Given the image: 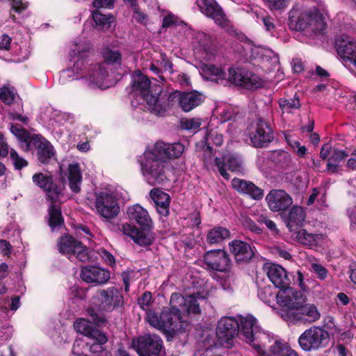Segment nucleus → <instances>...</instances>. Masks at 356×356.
Listing matches in <instances>:
<instances>
[{
  "label": "nucleus",
  "instance_id": "obj_39",
  "mask_svg": "<svg viewBox=\"0 0 356 356\" xmlns=\"http://www.w3.org/2000/svg\"><path fill=\"white\" fill-rule=\"evenodd\" d=\"M247 13H252L254 14L255 18L257 19L259 23L263 24L264 29L266 31L270 33L272 36H274V31L275 29V26L274 23V19L269 16L268 15H263L261 13L258 12L257 10H254L253 8L250 7L248 10H246Z\"/></svg>",
  "mask_w": 356,
  "mask_h": 356
},
{
  "label": "nucleus",
  "instance_id": "obj_36",
  "mask_svg": "<svg viewBox=\"0 0 356 356\" xmlns=\"http://www.w3.org/2000/svg\"><path fill=\"white\" fill-rule=\"evenodd\" d=\"M143 158L155 159L163 162L167 159V143L157 142L152 147L147 148L143 154Z\"/></svg>",
  "mask_w": 356,
  "mask_h": 356
},
{
  "label": "nucleus",
  "instance_id": "obj_2",
  "mask_svg": "<svg viewBox=\"0 0 356 356\" xmlns=\"http://www.w3.org/2000/svg\"><path fill=\"white\" fill-rule=\"evenodd\" d=\"M205 298L199 293L187 296L172 293L170 300V308H163L159 314L148 311L147 320L152 326L158 330H175L181 320V312L199 314L200 308L197 299Z\"/></svg>",
  "mask_w": 356,
  "mask_h": 356
},
{
  "label": "nucleus",
  "instance_id": "obj_20",
  "mask_svg": "<svg viewBox=\"0 0 356 356\" xmlns=\"http://www.w3.org/2000/svg\"><path fill=\"white\" fill-rule=\"evenodd\" d=\"M33 183L47 193L49 200L57 201L62 193L63 186L54 183L51 175L42 172L35 174L32 177Z\"/></svg>",
  "mask_w": 356,
  "mask_h": 356
},
{
  "label": "nucleus",
  "instance_id": "obj_5",
  "mask_svg": "<svg viewBox=\"0 0 356 356\" xmlns=\"http://www.w3.org/2000/svg\"><path fill=\"white\" fill-rule=\"evenodd\" d=\"M239 333L246 343L255 350L261 349V343L270 342V335L258 325L257 320L250 314L239 316Z\"/></svg>",
  "mask_w": 356,
  "mask_h": 356
},
{
  "label": "nucleus",
  "instance_id": "obj_8",
  "mask_svg": "<svg viewBox=\"0 0 356 356\" xmlns=\"http://www.w3.org/2000/svg\"><path fill=\"white\" fill-rule=\"evenodd\" d=\"M330 341L328 332L319 327H312L299 337L298 342L305 351L316 350L325 347Z\"/></svg>",
  "mask_w": 356,
  "mask_h": 356
},
{
  "label": "nucleus",
  "instance_id": "obj_7",
  "mask_svg": "<svg viewBox=\"0 0 356 356\" xmlns=\"http://www.w3.org/2000/svg\"><path fill=\"white\" fill-rule=\"evenodd\" d=\"M203 101L204 97L196 91L181 92L177 90L170 94L166 92L163 103L167 104L165 108V113L177 103L184 112H189L200 105Z\"/></svg>",
  "mask_w": 356,
  "mask_h": 356
},
{
  "label": "nucleus",
  "instance_id": "obj_57",
  "mask_svg": "<svg viewBox=\"0 0 356 356\" xmlns=\"http://www.w3.org/2000/svg\"><path fill=\"white\" fill-rule=\"evenodd\" d=\"M264 1L270 10H279L287 6L289 0H264Z\"/></svg>",
  "mask_w": 356,
  "mask_h": 356
},
{
  "label": "nucleus",
  "instance_id": "obj_55",
  "mask_svg": "<svg viewBox=\"0 0 356 356\" xmlns=\"http://www.w3.org/2000/svg\"><path fill=\"white\" fill-rule=\"evenodd\" d=\"M137 274V272L132 270H127L122 273L121 277L126 291H129L130 283L135 280Z\"/></svg>",
  "mask_w": 356,
  "mask_h": 356
},
{
  "label": "nucleus",
  "instance_id": "obj_56",
  "mask_svg": "<svg viewBox=\"0 0 356 356\" xmlns=\"http://www.w3.org/2000/svg\"><path fill=\"white\" fill-rule=\"evenodd\" d=\"M201 125V120L199 118H192L185 120L181 122V127L186 130L195 131Z\"/></svg>",
  "mask_w": 356,
  "mask_h": 356
},
{
  "label": "nucleus",
  "instance_id": "obj_33",
  "mask_svg": "<svg viewBox=\"0 0 356 356\" xmlns=\"http://www.w3.org/2000/svg\"><path fill=\"white\" fill-rule=\"evenodd\" d=\"M122 231L124 234L131 237L133 241L140 245L150 244L151 240L148 236L131 224L125 223L122 225Z\"/></svg>",
  "mask_w": 356,
  "mask_h": 356
},
{
  "label": "nucleus",
  "instance_id": "obj_9",
  "mask_svg": "<svg viewBox=\"0 0 356 356\" xmlns=\"http://www.w3.org/2000/svg\"><path fill=\"white\" fill-rule=\"evenodd\" d=\"M139 162L143 177L149 185L161 184L167 179L164 162L143 157H141Z\"/></svg>",
  "mask_w": 356,
  "mask_h": 356
},
{
  "label": "nucleus",
  "instance_id": "obj_43",
  "mask_svg": "<svg viewBox=\"0 0 356 356\" xmlns=\"http://www.w3.org/2000/svg\"><path fill=\"white\" fill-rule=\"evenodd\" d=\"M264 86V81L256 74L245 70L242 87L248 90H254Z\"/></svg>",
  "mask_w": 356,
  "mask_h": 356
},
{
  "label": "nucleus",
  "instance_id": "obj_31",
  "mask_svg": "<svg viewBox=\"0 0 356 356\" xmlns=\"http://www.w3.org/2000/svg\"><path fill=\"white\" fill-rule=\"evenodd\" d=\"M306 213L303 208L300 206H293L289 211L286 226L290 232L295 231L301 227L305 220Z\"/></svg>",
  "mask_w": 356,
  "mask_h": 356
},
{
  "label": "nucleus",
  "instance_id": "obj_60",
  "mask_svg": "<svg viewBox=\"0 0 356 356\" xmlns=\"http://www.w3.org/2000/svg\"><path fill=\"white\" fill-rule=\"evenodd\" d=\"M348 156V154L344 150L333 149L328 160L340 163L341 161H343Z\"/></svg>",
  "mask_w": 356,
  "mask_h": 356
},
{
  "label": "nucleus",
  "instance_id": "obj_61",
  "mask_svg": "<svg viewBox=\"0 0 356 356\" xmlns=\"http://www.w3.org/2000/svg\"><path fill=\"white\" fill-rule=\"evenodd\" d=\"M87 313L91 317L94 323L97 325H100L106 321L105 317L102 314L96 312L92 307L88 308Z\"/></svg>",
  "mask_w": 356,
  "mask_h": 356
},
{
  "label": "nucleus",
  "instance_id": "obj_13",
  "mask_svg": "<svg viewBox=\"0 0 356 356\" xmlns=\"http://www.w3.org/2000/svg\"><path fill=\"white\" fill-rule=\"evenodd\" d=\"M267 275L270 281L277 288L280 289V291L276 294L277 302L279 305V295L282 291L286 292V291H291L293 293L298 292V291L290 287L291 281L288 276L286 270L281 266L275 264H270L266 267Z\"/></svg>",
  "mask_w": 356,
  "mask_h": 356
},
{
  "label": "nucleus",
  "instance_id": "obj_29",
  "mask_svg": "<svg viewBox=\"0 0 356 356\" xmlns=\"http://www.w3.org/2000/svg\"><path fill=\"white\" fill-rule=\"evenodd\" d=\"M149 194L158 213L163 216H167L169 214L170 195L158 188L152 189Z\"/></svg>",
  "mask_w": 356,
  "mask_h": 356
},
{
  "label": "nucleus",
  "instance_id": "obj_6",
  "mask_svg": "<svg viewBox=\"0 0 356 356\" xmlns=\"http://www.w3.org/2000/svg\"><path fill=\"white\" fill-rule=\"evenodd\" d=\"M92 301L99 311L111 312L123 306L124 297L119 289L111 286L98 290Z\"/></svg>",
  "mask_w": 356,
  "mask_h": 356
},
{
  "label": "nucleus",
  "instance_id": "obj_38",
  "mask_svg": "<svg viewBox=\"0 0 356 356\" xmlns=\"http://www.w3.org/2000/svg\"><path fill=\"white\" fill-rule=\"evenodd\" d=\"M230 236L229 231L222 227H215L210 229L207 235V241L210 244H216L222 242Z\"/></svg>",
  "mask_w": 356,
  "mask_h": 356
},
{
  "label": "nucleus",
  "instance_id": "obj_30",
  "mask_svg": "<svg viewBox=\"0 0 356 356\" xmlns=\"http://www.w3.org/2000/svg\"><path fill=\"white\" fill-rule=\"evenodd\" d=\"M95 336L90 338L93 341L92 343H86L90 352L96 356H108V352L104 346L108 341L107 337L100 331L95 332Z\"/></svg>",
  "mask_w": 356,
  "mask_h": 356
},
{
  "label": "nucleus",
  "instance_id": "obj_24",
  "mask_svg": "<svg viewBox=\"0 0 356 356\" xmlns=\"http://www.w3.org/2000/svg\"><path fill=\"white\" fill-rule=\"evenodd\" d=\"M204 261L208 268L221 272L225 271L229 265L228 255L222 250L208 251L204 257Z\"/></svg>",
  "mask_w": 356,
  "mask_h": 356
},
{
  "label": "nucleus",
  "instance_id": "obj_17",
  "mask_svg": "<svg viewBox=\"0 0 356 356\" xmlns=\"http://www.w3.org/2000/svg\"><path fill=\"white\" fill-rule=\"evenodd\" d=\"M37 149L38 160L42 163H47L54 156L55 151L51 144L40 135L34 134L33 138L25 145V151Z\"/></svg>",
  "mask_w": 356,
  "mask_h": 356
},
{
  "label": "nucleus",
  "instance_id": "obj_23",
  "mask_svg": "<svg viewBox=\"0 0 356 356\" xmlns=\"http://www.w3.org/2000/svg\"><path fill=\"white\" fill-rule=\"evenodd\" d=\"M215 165L220 175L225 179H228L229 177L225 168L235 172H242L243 171L241 160L234 154H227L222 158V160L220 158H216Z\"/></svg>",
  "mask_w": 356,
  "mask_h": 356
},
{
  "label": "nucleus",
  "instance_id": "obj_42",
  "mask_svg": "<svg viewBox=\"0 0 356 356\" xmlns=\"http://www.w3.org/2000/svg\"><path fill=\"white\" fill-rule=\"evenodd\" d=\"M10 131L18 139L22 149L25 151V145H28L29 141L33 138L34 134L29 133L26 130L22 128L20 126L15 124L11 125Z\"/></svg>",
  "mask_w": 356,
  "mask_h": 356
},
{
  "label": "nucleus",
  "instance_id": "obj_45",
  "mask_svg": "<svg viewBox=\"0 0 356 356\" xmlns=\"http://www.w3.org/2000/svg\"><path fill=\"white\" fill-rule=\"evenodd\" d=\"M252 56L254 58H259L264 61L273 60V63L277 61L275 54L269 49L263 47H254L251 49Z\"/></svg>",
  "mask_w": 356,
  "mask_h": 356
},
{
  "label": "nucleus",
  "instance_id": "obj_10",
  "mask_svg": "<svg viewBox=\"0 0 356 356\" xmlns=\"http://www.w3.org/2000/svg\"><path fill=\"white\" fill-rule=\"evenodd\" d=\"M133 346L140 356H159L163 348V341L155 334H148L134 339Z\"/></svg>",
  "mask_w": 356,
  "mask_h": 356
},
{
  "label": "nucleus",
  "instance_id": "obj_15",
  "mask_svg": "<svg viewBox=\"0 0 356 356\" xmlns=\"http://www.w3.org/2000/svg\"><path fill=\"white\" fill-rule=\"evenodd\" d=\"M186 37H192V44L194 50L202 58L209 60L216 54V49L210 35L204 32L194 33L193 30V33Z\"/></svg>",
  "mask_w": 356,
  "mask_h": 356
},
{
  "label": "nucleus",
  "instance_id": "obj_49",
  "mask_svg": "<svg viewBox=\"0 0 356 356\" xmlns=\"http://www.w3.org/2000/svg\"><path fill=\"white\" fill-rule=\"evenodd\" d=\"M291 348L286 343L280 340H276L270 346L269 351L273 356H285Z\"/></svg>",
  "mask_w": 356,
  "mask_h": 356
},
{
  "label": "nucleus",
  "instance_id": "obj_19",
  "mask_svg": "<svg viewBox=\"0 0 356 356\" xmlns=\"http://www.w3.org/2000/svg\"><path fill=\"white\" fill-rule=\"evenodd\" d=\"M269 209L273 212L286 211L293 204L292 197L284 190L273 189L266 196Z\"/></svg>",
  "mask_w": 356,
  "mask_h": 356
},
{
  "label": "nucleus",
  "instance_id": "obj_59",
  "mask_svg": "<svg viewBox=\"0 0 356 356\" xmlns=\"http://www.w3.org/2000/svg\"><path fill=\"white\" fill-rule=\"evenodd\" d=\"M241 223L245 229H249L252 232L260 234L262 232V229L248 217H243L241 218Z\"/></svg>",
  "mask_w": 356,
  "mask_h": 356
},
{
  "label": "nucleus",
  "instance_id": "obj_16",
  "mask_svg": "<svg viewBox=\"0 0 356 356\" xmlns=\"http://www.w3.org/2000/svg\"><path fill=\"white\" fill-rule=\"evenodd\" d=\"M297 26L300 30L309 29L315 33H320L325 29L324 17L317 9L304 11L298 18Z\"/></svg>",
  "mask_w": 356,
  "mask_h": 356
},
{
  "label": "nucleus",
  "instance_id": "obj_25",
  "mask_svg": "<svg viewBox=\"0 0 356 356\" xmlns=\"http://www.w3.org/2000/svg\"><path fill=\"white\" fill-rule=\"evenodd\" d=\"M127 214L129 220L135 221L143 229H150L153 226V222L148 211L139 204L129 207Z\"/></svg>",
  "mask_w": 356,
  "mask_h": 356
},
{
  "label": "nucleus",
  "instance_id": "obj_64",
  "mask_svg": "<svg viewBox=\"0 0 356 356\" xmlns=\"http://www.w3.org/2000/svg\"><path fill=\"white\" fill-rule=\"evenodd\" d=\"M100 256L102 258V259L105 261V263L111 267H113L115 266V259L113 254H111L107 250L102 249L100 250Z\"/></svg>",
  "mask_w": 356,
  "mask_h": 356
},
{
  "label": "nucleus",
  "instance_id": "obj_53",
  "mask_svg": "<svg viewBox=\"0 0 356 356\" xmlns=\"http://www.w3.org/2000/svg\"><path fill=\"white\" fill-rule=\"evenodd\" d=\"M16 96L13 88L3 87L0 88V99L6 104H11Z\"/></svg>",
  "mask_w": 356,
  "mask_h": 356
},
{
  "label": "nucleus",
  "instance_id": "obj_14",
  "mask_svg": "<svg viewBox=\"0 0 356 356\" xmlns=\"http://www.w3.org/2000/svg\"><path fill=\"white\" fill-rule=\"evenodd\" d=\"M252 130L250 132V139L255 147L267 146L273 139L272 129L266 122L257 118L252 124Z\"/></svg>",
  "mask_w": 356,
  "mask_h": 356
},
{
  "label": "nucleus",
  "instance_id": "obj_26",
  "mask_svg": "<svg viewBox=\"0 0 356 356\" xmlns=\"http://www.w3.org/2000/svg\"><path fill=\"white\" fill-rule=\"evenodd\" d=\"M230 252L234 256L237 261H248L254 255L250 245L241 240H234L229 243Z\"/></svg>",
  "mask_w": 356,
  "mask_h": 356
},
{
  "label": "nucleus",
  "instance_id": "obj_11",
  "mask_svg": "<svg viewBox=\"0 0 356 356\" xmlns=\"http://www.w3.org/2000/svg\"><path fill=\"white\" fill-rule=\"evenodd\" d=\"M97 212L106 219L114 218L120 212V207L115 194L111 191H101L95 198Z\"/></svg>",
  "mask_w": 356,
  "mask_h": 356
},
{
  "label": "nucleus",
  "instance_id": "obj_40",
  "mask_svg": "<svg viewBox=\"0 0 356 356\" xmlns=\"http://www.w3.org/2000/svg\"><path fill=\"white\" fill-rule=\"evenodd\" d=\"M74 327L77 332H79L88 338L95 336V332H99V330L94 328L91 323L84 318L77 319L74 323Z\"/></svg>",
  "mask_w": 356,
  "mask_h": 356
},
{
  "label": "nucleus",
  "instance_id": "obj_44",
  "mask_svg": "<svg viewBox=\"0 0 356 356\" xmlns=\"http://www.w3.org/2000/svg\"><path fill=\"white\" fill-rule=\"evenodd\" d=\"M296 238L298 241L305 245H316L321 236L318 234L309 233L305 229H300L296 232Z\"/></svg>",
  "mask_w": 356,
  "mask_h": 356
},
{
  "label": "nucleus",
  "instance_id": "obj_48",
  "mask_svg": "<svg viewBox=\"0 0 356 356\" xmlns=\"http://www.w3.org/2000/svg\"><path fill=\"white\" fill-rule=\"evenodd\" d=\"M92 15L96 26L100 29L109 28L113 21V17L111 15H103L98 10L94 11Z\"/></svg>",
  "mask_w": 356,
  "mask_h": 356
},
{
  "label": "nucleus",
  "instance_id": "obj_34",
  "mask_svg": "<svg viewBox=\"0 0 356 356\" xmlns=\"http://www.w3.org/2000/svg\"><path fill=\"white\" fill-rule=\"evenodd\" d=\"M172 28L176 31L183 32L185 36L193 33V29L186 24L179 22L177 17L172 14L165 15L163 19L162 29Z\"/></svg>",
  "mask_w": 356,
  "mask_h": 356
},
{
  "label": "nucleus",
  "instance_id": "obj_3",
  "mask_svg": "<svg viewBox=\"0 0 356 356\" xmlns=\"http://www.w3.org/2000/svg\"><path fill=\"white\" fill-rule=\"evenodd\" d=\"M131 95L139 103H145L149 111L157 116L165 114V103H163L166 91L157 84L152 85L148 77L140 71L132 75Z\"/></svg>",
  "mask_w": 356,
  "mask_h": 356
},
{
  "label": "nucleus",
  "instance_id": "obj_35",
  "mask_svg": "<svg viewBox=\"0 0 356 356\" xmlns=\"http://www.w3.org/2000/svg\"><path fill=\"white\" fill-rule=\"evenodd\" d=\"M67 177L69 186L72 192L77 193L80 191L82 175L79 165L77 163H72L67 168Z\"/></svg>",
  "mask_w": 356,
  "mask_h": 356
},
{
  "label": "nucleus",
  "instance_id": "obj_21",
  "mask_svg": "<svg viewBox=\"0 0 356 356\" xmlns=\"http://www.w3.org/2000/svg\"><path fill=\"white\" fill-rule=\"evenodd\" d=\"M202 13L212 19L218 26L226 28L229 26V20L222 8L215 0H206L200 6Z\"/></svg>",
  "mask_w": 356,
  "mask_h": 356
},
{
  "label": "nucleus",
  "instance_id": "obj_63",
  "mask_svg": "<svg viewBox=\"0 0 356 356\" xmlns=\"http://www.w3.org/2000/svg\"><path fill=\"white\" fill-rule=\"evenodd\" d=\"M326 171L329 174H341L343 169L339 165V163L328 160L326 166Z\"/></svg>",
  "mask_w": 356,
  "mask_h": 356
},
{
  "label": "nucleus",
  "instance_id": "obj_62",
  "mask_svg": "<svg viewBox=\"0 0 356 356\" xmlns=\"http://www.w3.org/2000/svg\"><path fill=\"white\" fill-rule=\"evenodd\" d=\"M312 270L317 275L321 280H325L327 276V270L321 264L318 263L312 264Z\"/></svg>",
  "mask_w": 356,
  "mask_h": 356
},
{
  "label": "nucleus",
  "instance_id": "obj_54",
  "mask_svg": "<svg viewBox=\"0 0 356 356\" xmlns=\"http://www.w3.org/2000/svg\"><path fill=\"white\" fill-rule=\"evenodd\" d=\"M75 259H79L81 261H89V256L88 253V249L82 245L81 243H79L78 245L74 250V256L70 259L72 261H74Z\"/></svg>",
  "mask_w": 356,
  "mask_h": 356
},
{
  "label": "nucleus",
  "instance_id": "obj_47",
  "mask_svg": "<svg viewBox=\"0 0 356 356\" xmlns=\"http://www.w3.org/2000/svg\"><path fill=\"white\" fill-rule=\"evenodd\" d=\"M245 70L238 67H230L226 76L227 84L233 83L242 87Z\"/></svg>",
  "mask_w": 356,
  "mask_h": 356
},
{
  "label": "nucleus",
  "instance_id": "obj_52",
  "mask_svg": "<svg viewBox=\"0 0 356 356\" xmlns=\"http://www.w3.org/2000/svg\"><path fill=\"white\" fill-rule=\"evenodd\" d=\"M184 150V147L181 143L167 144V159L178 158Z\"/></svg>",
  "mask_w": 356,
  "mask_h": 356
},
{
  "label": "nucleus",
  "instance_id": "obj_27",
  "mask_svg": "<svg viewBox=\"0 0 356 356\" xmlns=\"http://www.w3.org/2000/svg\"><path fill=\"white\" fill-rule=\"evenodd\" d=\"M232 187L239 193L247 194L254 200H260L264 191L252 182L244 179L234 178L232 181Z\"/></svg>",
  "mask_w": 356,
  "mask_h": 356
},
{
  "label": "nucleus",
  "instance_id": "obj_32",
  "mask_svg": "<svg viewBox=\"0 0 356 356\" xmlns=\"http://www.w3.org/2000/svg\"><path fill=\"white\" fill-rule=\"evenodd\" d=\"M203 72L205 79L215 81L221 85H227V73L221 67L211 64L206 65L203 68Z\"/></svg>",
  "mask_w": 356,
  "mask_h": 356
},
{
  "label": "nucleus",
  "instance_id": "obj_46",
  "mask_svg": "<svg viewBox=\"0 0 356 356\" xmlns=\"http://www.w3.org/2000/svg\"><path fill=\"white\" fill-rule=\"evenodd\" d=\"M280 107L283 113H291L294 110L300 108L301 104L299 98L294 96L293 98H282L279 100Z\"/></svg>",
  "mask_w": 356,
  "mask_h": 356
},
{
  "label": "nucleus",
  "instance_id": "obj_22",
  "mask_svg": "<svg viewBox=\"0 0 356 356\" xmlns=\"http://www.w3.org/2000/svg\"><path fill=\"white\" fill-rule=\"evenodd\" d=\"M80 276L83 281L95 284L106 283L111 277L110 272L96 266H86L81 268Z\"/></svg>",
  "mask_w": 356,
  "mask_h": 356
},
{
  "label": "nucleus",
  "instance_id": "obj_37",
  "mask_svg": "<svg viewBox=\"0 0 356 356\" xmlns=\"http://www.w3.org/2000/svg\"><path fill=\"white\" fill-rule=\"evenodd\" d=\"M79 243L71 236L65 235L62 236L58 243V250L70 259L74 256V250Z\"/></svg>",
  "mask_w": 356,
  "mask_h": 356
},
{
  "label": "nucleus",
  "instance_id": "obj_4",
  "mask_svg": "<svg viewBox=\"0 0 356 356\" xmlns=\"http://www.w3.org/2000/svg\"><path fill=\"white\" fill-rule=\"evenodd\" d=\"M279 305L283 308L282 317L291 323L314 322L321 314L314 305H304L305 298L301 291L293 293L291 291H282L279 295Z\"/></svg>",
  "mask_w": 356,
  "mask_h": 356
},
{
  "label": "nucleus",
  "instance_id": "obj_51",
  "mask_svg": "<svg viewBox=\"0 0 356 356\" xmlns=\"http://www.w3.org/2000/svg\"><path fill=\"white\" fill-rule=\"evenodd\" d=\"M274 161L282 168L289 165L291 161L290 154L284 150H277L273 153Z\"/></svg>",
  "mask_w": 356,
  "mask_h": 356
},
{
  "label": "nucleus",
  "instance_id": "obj_28",
  "mask_svg": "<svg viewBox=\"0 0 356 356\" xmlns=\"http://www.w3.org/2000/svg\"><path fill=\"white\" fill-rule=\"evenodd\" d=\"M232 187L239 193L247 194L254 200H260L264 191L252 182L244 179L234 178L232 181Z\"/></svg>",
  "mask_w": 356,
  "mask_h": 356
},
{
  "label": "nucleus",
  "instance_id": "obj_18",
  "mask_svg": "<svg viewBox=\"0 0 356 356\" xmlns=\"http://www.w3.org/2000/svg\"><path fill=\"white\" fill-rule=\"evenodd\" d=\"M239 333V323L232 317H222L218 321L216 335L222 343L230 345L234 337Z\"/></svg>",
  "mask_w": 356,
  "mask_h": 356
},
{
  "label": "nucleus",
  "instance_id": "obj_50",
  "mask_svg": "<svg viewBox=\"0 0 356 356\" xmlns=\"http://www.w3.org/2000/svg\"><path fill=\"white\" fill-rule=\"evenodd\" d=\"M10 159L16 170H21L28 165V161L14 149H8Z\"/></svg>",
  "mask_w": 356,
  "mask_h": 356
},
{
  "label": "nucleus",
  "instance_id": "obj_1",
  "mask_svg": "<svg viewBox=\"0 0 356 356\" xmlns=\"http://www.w3.org/2000/svg\"><path fill=\"white\" fill-rule=\"evenodd\" d=\"M90 44L79 41L72 44L70 51L72 65L61 72L59 81L65 83L67 79H83L90 88L105 89L109 87L108 63H120L121 54L116 50L106 49L103 51L105 63H96L90 58Z\"/></svg>",
  "mask_w": 356,
  "mask_h": 356
},
{
  "label": "nucleus",
  "instance_id": "obj_58",
  "mask_svg": "<svg viewBox=\"0 0 356 356\" xmlns=\"http://www.w3.org/2000/svg\"><path fill=\"white\" fill-rule=\"evenodd\" d=\"M258 296L262 301L268 305H270L274 299V296L272 294L270 287H265L260 289L258 293Z\"/></svg>",
  "mask_w": 356,
  "mask_h": 356
},
{
  "label": "nucleus",
  "instance_id": "obj_12",
  "mask_svg": "<svg viewBox=\"0 0 356 356\" xmlns=\"http://www.w3.org/2000/svg\"><path fill=\"white\" fill-rule=\"evenodd\" d=\"M335 48L343 65L356 74V42L343 36L336 40Z\"/></svg>",
  "mask_w": 356,
  "mask_h": 356
},
{
  "label": "nucleus",
  "instance_id": "obj_41",
  "mask_svg": "<svg viewBox=\"0 0 356 356\" xmlns=\"http://www.w3.org/2000/svg\"><path fill=\"white\" fill-rule=\"evenodd\" d=\"M51 202V205L49 209V225L54 229L63 224V218L62 217L60 206L55 203L56 201Z\"/></svg>",
  "mask_w": 356,
  "mask_h": 356
}]
</instances>
